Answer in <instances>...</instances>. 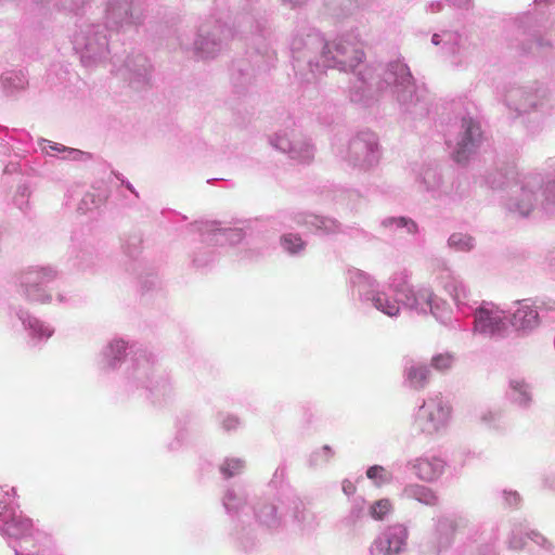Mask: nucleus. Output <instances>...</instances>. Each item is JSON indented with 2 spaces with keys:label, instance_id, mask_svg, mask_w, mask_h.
Wrapping results in <instances>:
<instances>
[{
  "label": "nucleus",
  "instance_id": "1",
  "mask_svg": "<svg viewBox=\"0 0 555 555\" xmlns=\"http://www.w3.org/2000/svg\"><path fill=\"white\" fill-rule=\"evenodd\" d=\"M451 414L452 406L450 403L441 395H437L429 398L421 406L417 425L427 435L438 434L447 427Z\"/></svg>",
  "mask_w": 555,
  "mask_h": 555
},
{
  "label": "nucleus",
  "instance_id": "2",
  "mask_svg": "<svg viewBox=\"0 0 555 555\" xmlns=\"http://www.w3.org/2000/svg\"><path fill=\"white\" fill-rule=\"evenodd\" d=\"M503 319L499 310L480 308L475 314V327L483 334H499L505 328Z\"/></svg>",
  "mask_w": 555,
  "mask_h": 555
},
{
  "label": "nucleus",
  "instance_id": "3",
  "mask_svg": "<svg viewBox=\"0 0 555 555\" xmlns=\"http://www.w3.org/2000/svg\"><path fill=\"white\" fill-rule=\"evenodd\" d=\"M464 137L459 142V147L455 151V160L462 163L467 159V155L476 146V143L481 137L480 127L472 119H463Z\"/></svg>",
  "mask_w": 555,
  "mask_h": 555
},
{
  "label": "nucleus",
  "instance_id": "4",
  "mask_svg": "<svg viewBox=\"0 0 555 555\" xmlns=\"http://www.w3.org/2000/svg\"><path fill=\"white\" fill-rule=\"evenodd\" d=\"M444 462L439 457H420L412 464L415 475L426 482H431L439 478L444 470Z\"/></svg>",
  "mask_w": 555,
  "mask_h": 555
},
{
  "label": "nucleus",
  "instance_id": "5",
  "mask_svg": "<svg viewBox=\"0 0 555 555\" xmlns=\"http://www.w3.org/2000/svg\"><path fill=\"white\" fill-rule=\"evenodd\" d=\"M403 495L429 506L437 505L439 500L437 493L433 489L416 483L406 486L403 489Z\"/></svg>",
  "mask_w": 555,
  "mask_h": 555
},
{
  "label": "nucleus",
  "instance_id": "6",
  "mask_svg": "<svg viewBox=\"0 0 555 555\" xmlns=\"http://www.w3.org/2000/svg\"><path fill=\"white\" fill-rule=\"evenodd\" d=\"M512 324L517 330H528L538 325V312L534 308L522 305L513 313Z\"/></svg>",
  "mask_w": 555,
  "mask_h": 555
},
{
  "label": "nucleus",
  "instance_id": "7",
  "mask_svg": "<svg viewBox=\"0 0 555 555\" xmlns=\"http://www.w3.org/2000/svg\"><path fill=\"white\" fill-rule=\"evenodd\" d=\"M527 540H531L539 546H541L544 550H551L552 543L551 541L545 538L543 534H541L538 531H531L530 533L524 535L521 533H516L513 535V538L509 541L511 547L516 551H521L526 548L527 546Z\"/></svg>",
  "mask_w": 555,
  "mask_h": 555
},
{
  "label": "nucleus",
  "instance_id": "8",
  "mask_svg": "<svg viewBox=\"0 0 555 555\" xmlns=\"http://www.w3.org/2000/svg\"><path fill=\"white\" fill-rule=\"evenodd\" d=\"M406 539V532L401 527L392 528L388 531L386 537V552L385 555H397L401 552Z\"/></svg>",
  "mask_w": 555,
  "mask_h": 555
},
{
  "label": "nucleus",
  "instance_id": "9",
  "mask_svg": "<svg viewBox=\"0 0 555 555\" xmlns=\"http://www.w3.org/2000/svg\"><path fill=\"white\" fill-rule=\"evenodd\" d=\"M406 378L413 388H424L429 379V370L425 365H412L406 370Z\"/></svg>",
  "mask_w": 555,
  "mask_h": 555
},
{
  "label": "nucleus",
  "instance_id": "10",
  "mask_svg": "<svg viewBox=\"0 0 555 555\" xmlns=\"http://www.w3.org/2000/svg\"><path fill=\"white\" fill-rule=\"evenodd\" d=\"M400 293L404 294V304L409 307H416L420 304V300L424 301L425 304L429 305L431 301V292L429 289H423L418 292L416 295L413 289H410L408 287H404L399 291Z\"/></svg>",
  "mask_w": 555,
  "mask_h": 555
},
{
  "label": "nucleus",
  "instance_id": "11",
  "mask_svg": "<svg viewBox=\"0 0 555 555\" xmlns=\"http://www.w3.org/2000/svg\"><path fill=\"white\" fill-rule=\"evenodd\" d=\"M374 306L389 317L397 315L399 312V306L396 301L388 300L383 295H377L373 298Z\"/></svg>",
  "mask_w": 555,
  "mask_h": 555
},
{
  "label": "nucleus",
  "instance_id": "12",
  "mask_svg": "<svg viewBox=\"0 0 555 555\" xmlns=\"http://www.w3.org/2000/svg\"><path fill=\"white\" fill-rule=\"evenodd\" d=\"M449 244L457 247L460 250H469L473 247V238L461 233H455L450 236Z\"/></svg>",
  "mask_w": 555,
  "mask_h": 555
},
{
  "label": "nucleus",
  "instance_id": "13",
  "mask_svg": "<svg viewBox=\"0 0 555 555\" xmlns=\"http://www.w3.org/2000/svg\"><path fill=\"white\" fill-rule=\"evenodd\" d=\"M282 245L286 250L289 253H297L298 250L302 249L304 242L301 238L294 234H287L282 237Z\"/></svg>",
  "mask_w": 555,
  "mask_h": 555
},
{
  "label": "nucleus",
  "instance_id": "14",
  "mask_svg": "<svg viewBox=\"0 0 555 555\" xmlns=\"http://www.w3.org/2000/svg\"><path fill=\"white\" fill-rule=\"evenodd\" d=\"M391 509V503L387 499L379 500L371 507V515L376 519H383Z\"/></svg>",
  "mask_w": 555,
  "mask_h": 555
},
{
  "label": "nucleus",
  "instance_id": "15",
  "mask_svg": "<svg viewBox=\"0 0 555 555\" xmlns=\"http://www.w3.org/2000/svg\"><path fill=\"white\" fill-rule=\"evenodd\" d=\"M244 467V464L241 460H229L222 466V472L227 477H232L238 474Z\"/></svg>",
  "mask_w": 555,
  "mask_h": 555
},
{
  "label": "nucleus",
  "instance_id": "16",
  "mask_svg": "<svg viewBox=\"0 0 555 555\" xmlns=\"http://www.w3.org/2000/svg\"><path fill=\"white\" fill-rule=\"evenodd\" d=\"M431 363L437 370H448L452 365V358L448 354H439L433 358Z\"/></svg>",
  "mask_w": 555,
  "mask_h": 555
},
{
  "label": "nucleus",
  "instance_id": "17",
  "mask_svg": "<svg viewBox=\"0 0 555 555\" xmlns=\"http://www.w3.org/2000/svg\"><path fill=\"white\" fill-rule=\"evenodd\" d=\"M366 476H367V478L373 479V480H377V479H379L380 481H386L387 480L386 470L382 466H372V467H370L366 470Z\"/></svg>",
  "mask_w": 555,
  "mask_h": 555
},
{
  "label": "nucleus",
  "instance_id": "18",
  "mask_svg": "<svg viewBox=\"0 0 555 555\" xmlns=\"http://www.w3.org/2000/svg\"><path fill=\"white\" fill-rule=\"evenodd\" d=\"M392 222H395L398 227L406 228L409 233H415L417 231V225L413 220L401 217L393 219Z\"/></svg>",
  "mask_w": 555,
  "mask_h": 555
},
{
  "label": "nucleus",
  "instance_id": "19",
  "mask_svg": "<svg viewBox=\"0 0 555 555\" xmlns=\"http://www.w3.org/2000/svg\"><path fill=\"white\" fill-rule=\"evenodd\" d=\"M513 388L517 391H519L521 398H520V402L522 403H526L529 401V396H528V392H527V386L521 384V383H513Z\"/></svg>",
  "mask_w": 555,
  "mask_h": 555
},
{
  "label": "nucleus",
  "instance_id": "20",
  "mask_svg": "<svg viewBox=\"0 0 555 555\" xmlns=\"http://www.w3.org/2000/svg\"><path fill=\"white\" fill-rule=\"evenodd\" d=\"M235 423H236V421H234V420H230V421H229V425H227V427H228V428L234 427V426H235Z\"/></svg>",
  "mask_w": 555,
  "mask_h": 555
}]
</instances>
